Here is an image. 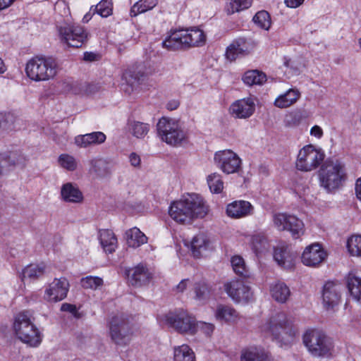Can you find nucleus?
Wrapping results in <instances>:
<instances>
[{
	"mask_svg": "<svg viewBox=\"0 0 361 361\" xmlns=\"http://www.w3.org/2000/svg\"><path fill=\"white\" fill-rule=\"evenodd\" d=\"M215 316L218 320L233 322L238 318V312L229 306L221 305L217 307Z\"/></svg>",
	"mask_w": 361,
	"mask_h": 361,
	"instance_id": "2f4dec72",
	"label": "nucleus"
},
{
	"mask_svg": "<svg viewBox=\"0 0 361 361\" xmlns=\"http://www.w3.org/2000/svg\"><path fill=\"white\" fill-rule=\"evenodd\" d=\"M89 173L96 178H104L111 173L109 162L101 157H95L89 161Z\"/></svg>",
	"mask_w": 361,
	"mask_h": 361,
	"instance_id": "412c9836",
	"label": "nucleus"
},
{
	"mask_svg": "<svg viewBox=\"0 0 361 361\" xmlns=\"http://www.w3.org/2000/svg\"><path fill=\"white\" fill-rule=\"evenodd\" d=\"M58 31L61 42L71 47H81L88 39V32L80 25L66 24Z\"/></svg>",
	"mask_w": 361,
	"mask_h": 361,
	"instance_id": "f8f14e48",
	"label": "nucleus"
},
{
	"mask_svg": "<svg viewBox=\"0 0 361 361\" xmlns=\"http://www.w3.org/2000/svg\"><path fill=\"white\" fill-rule=\"evenodd\" d=\"M61 310L62 312H70L73 314L74 313H76L77 307L75 305L69 303H63L61 307Z\"/></svg>",
	"mask_w": 361,
	"mask_h": 361,
	"instance_id": "bf43d9fd",
	"label": "nucleus"
},
{
	"mask_svg": "<svg viewBox=\"0 0 361 361\" xmlns=\"http://www.w3.org/2000/svg\"><path fill=\"white\" fill-rule=\"evenodd\" d=\"M129 161L130 164L134 167H139L140 166L141 159L138 154L135 152H132L129 155Z\"/></svg>",
	"mask_w": 361,
	"mask_h": 361,
	"instance_id": "13d9d810",
	"label": "nucleus"
},
{
	"mask_svg": "<svg viewBox=\"0 0 361 361\" xmlns=\"http://www.w3.org/2000/svg\"><path fill=\"white\" fill-rule=\"evenodd\" d=\"M300 97V93L298 90L290 89L275 99L274 105L281 109L287 108L295 104Z\"/></svg>",
	"mask_w": 361,
	"mask_h": 361,
	"instance_id": "cd10ccee",
	"label": "nucleus"
},
{
	"mask_svg": "<svg viewBox=\"0 0 361 361\" xmlns=\"http://www.w3.org/2000/svg\"><path fill=\"white\" fill-rule=\"evenodd\" d=\"M93 13H98L103 18H106L112 14L113 4L112 0H102L97 6L90 8Z\"/></svg>",
	"mask_w": 361,
	"mask_h": 361,
	"instance_id": "ea45409f",
	"label": "nucleus"
},
{
	"mask_svg": "<svg viewBox=\"0 0 361 361\" xmlns=\"http://www.w3.org/2000/svg\"><path fill=\"white\" fill-rule=\"evenodd\" d=\"M106 135L102 132H93L75 137V143L80 147L86 148L92 145H100L105 142Z\"/></svg>",
	"mask_w": 361,
	"mask_h": 361,
	"instance_id": "4be33fe9",
	"label": "nucleus"
},
{
	"mask_svg": "<svg viewBox=\"0 0 361 361\" xmlns=\"http://www.w3.org/2000/svg\"><path fill=\"white\" fill-rule=\"evenodd\" d=\"M235 303L246 305L253 300V295H229Z\"/></svg>",
	"mask_w": 361,
	"mask_h": 361,
	"instance_id": "6e6d98bb",
	"label": "nucleus"
},
{
	"mask_svg": "<svg viewBox=\"0 0 361 361\" xmlns=\"http://www.w3.org/2000/svg\"><path fill=\"white\" fill-rule=\"evenodd\" d=\"M96 55L93 53L85 52L84 54V60L92 61L95 59Z\"/></svg>",
	"mask_w": 361,
	"mask_h": 361,
	"instance_id": "338daca9",
	"label": "nucleus"
},
{
	"mask_svg": "<svg viewBox=\"0 0 361 361\" xmlns=\"http://www.w3.org/2000/svg\"><path fill=\"white\" fill-rule=\"evenodd\" d=\"M174 361H195V356L192 349L187 345L174 348Z\"/></svg>",
	"mask_w": 361,
	"mask_h": 361,
	"instance_id": "c9c22d12",
	"label": "nucleus"
},
{
	"mask_svg": "<svg viewBox=\"0 0 361 361\" xmlns=\"http://www.w3.org/2000/svg\"><path fill=\"white\" fill-rule=\"evenodd\" d=\"M261 331L271 334L274 340L284 345L293 342L297 333L292 322L283 312L272 314L261 326Z\"/></svg>",
	"mask_w": 361,
	"mask_h": 361,
	"instance_id": "7ed1b4c3",
	"label": "nucleus"
},
{
	"mask_svg": "<svg viewBox=\"0 0 361 361\" xmlns=\"http://www.w3.org/2000/svg\"><path fill=\"white\" fill-rule=\"evenodd\" d=\"M157 130L161 140L170 145H180L187 137L180 123L173 118L162 117L157 123Z\"/></svg>",
	"mask_w": 361,
	"mask_h": 361,
	"instance_id": "9d476101",
	"label": "nucleus"
},
{
	"mask_svg": "<svg viewBox=\"0 0 361 361\" xmlns=\"http://www.w3.org/2000/svg\"><path fill=\"white\" fill-rule=\"evenodd\" d=\"M255 104L251 97H247L234 102L230 106L232 116L238 118H250L255 112Z\"/></svg>",
	"mask_w": 361,
	"mask_h": 361,
	"instance_id": "f3484780",
	"label": "nucleus"
},
{
	"mask_svg": "<svg viewBox=\"0 0 361 361\" xmlns=\"http://www.w3.org/2000/svg\"><path fill=\"white\" fill-rule=\"evenodd\" d=\"M209 189L213 193H220L224 188V183L219 173H214L207 177Z\"/></svg>",
	"mask_w": 361,
	"mask_h": 361,
	"instance_id": "a19ab883",
	"label": "nucleus"
},
{
	"mask_svg": "<svg viewBox=\"0 0 361 361\" xmlns=\"http://www.w3.org/2000/svg\"><path fill=\"white\" fill-rule=\"evenodd\" d=\"M162 322L168 328L181 335H195L197 319L187 310L171 311L163 317Z\"/></svg>",
	"mask_w": 361,
	"mask_h": 361,
	"instance_id": "1a4fd4ad",
	"label": "nucleus"
},
{
	"mask_svg": "<svg viewBox=\"0 0 361 361\" xmlns=\"http://www.w3.org/2000/svg\"><path fill=\"white\" fill-rule=\"evenodd\" d=\"M47 267L44 264H30L25 267L21 273L23 281H34L39 279L46 273Z\"/></svg>",
	"mask_w": 361,
	"mask_h": 361,
	"instance_id": "393cba45",
	"label": "nucleus"
},
{
	"mask_svg": "<svg viewBox=\"0 0 361 361\" xmlns=\"http://www.w3.org/2000/svg\"><path fill=\"white\" fill-rule=\"evenodd\" d=\"M347 247L351 255L361 257V235H353L347 241Z\"/></svg>",
	"mask_w": 361,
	"mask_h": 361,
	"instance_id": "79ce46f5",
	"label": "nucleus"
},
{
	"mask_svg": "<svg viewBox=\"0 0 361 361\" xmlns=\"http://www.w3.org/2000/svg\"><path fill=\"white\" fill-rule=\"evenodd\" d=\"M326 257V252L321 245L314 243L305 248L302 255V262L306 266L315 267L322 263Z\"/></svg>",
	"mask_w": 361,
	"mask_h": 361,
	"instance_id": "a211bd4d",
	"label": "nucleus"
},
{
	"mask_svg": "<svg viewBox=\"0 0 361 361\" xmlns=\"http://www.w3.org/2000/svg\"><path fill=\"white\" fill-rule=\"evenodd\" d=\"M133 316L126 312H116L107 321L109 334L111 341L117 345H128L133 334Z\"/></svg>",
	"mask_w": 361,
	"mask_h": 361,
	"instance_id": "20e7f679",
	"label": "nucleus"
},
{
	"mask_svg": "<svg viewBox=\"0 0 361 361\" xmlns=\"http://www.w3.org/2000/svg\"><path fill=\"white\" fill-rule=\"evenodd\" d=\"M125 236L128 245L133 248H137L147 242V237L137 227L126 231Z\"/></svg>",
	"mask_w": 361,
	"mask_h": 361,
	"instance_id": "a878e982",
	"label": "nucleus"
},
{
	"mask_svg": "<svg viewBox=\"0 0 361 361\" xmlns=\"http://www.w3.org/2000/svg\"><path fill=\"white\" fill-rule=\"evenodd\" d=\"M240 361H271L264 350L251 348L242 352Z\"/></svg>",
	"mask_w": 361,
	"mask_h": 361,
	"instance_id": "c756f323",
	"label": "nucleus"
},
{
	"mask_svg": "<svg viewBox=\"0 0 361 361\" xmlns=\"http://www.w3.org/2000/svg\"><path fill=\"white\" fill-rule=\"evenodd\" d=\"M253 207L247 201H234L226 207V214L228 216L234 219H239L250 215L252 213Z\"/></svg>",
	"mask_w": 361,
	"mask_h": 361,
	"instance_id": "aec40b11",
	"label": "nucleus"
},
{
	"mask_svg": "<svg viewBox=\"0 0 361 361\" xmlns=\"http://www.w3.org/2000/svg\"><path fill=\"white\" fill-rule=\"evenodd\" d=\"M252 250L256 255L261 254L269 248L267 238L263 235H255L252 238Z\"/></svg>",
	"mask_w": 361,
	"mask_h": 361,
	"instance_id": "4c0bfd02",
	"label": "nucleus"
},
{
	"mask_svg": "<svg viewBox=\"0 0 361 361\" xmlns=\"http://www.w3.org/2000/svg\"><path fill=\"white\" fill-rule=\"evenodd\" d=\"M24 158L18 156L17 153L11 152L9 154H0V176L5 171L10 170V168L16 165L23 164Z\"/></svg>",
	"mask_w": 361,
	"mask_h": 361,
	"instance_id": "bb28decb",
	"label": "nucleus"
},
{
	"mask_svg": "<svg viewBox=\"0 0 361 361\" xmlns=\"http://www.w3.org/2000/svg\"><path fill=\"white\" fill-rule=\"evenodd\" d=\"M158 3V0H140L130 9V16L135 17L138 14L152 9Z\"/></svg>",
	"mask_w": 361,
	"mask_h": 361,
	"instance_id": "e433bc0d",
	"label": "nucleus"
},
{
	"mask_svg": "<svg viewBox=\"0 0 361 361\" xmlns=\"http://www.w3.org/2000/svg\"><path fill=\"white\" fill-rule=\"evenodd\" d=\"M342 284L338 281H328L322 288V293H336L341 291Z\"/></svg>",
	"mask_w": 361,
	"mask_h": 361,
	"instance_id": "8fccbe9b",
	"label": "nucleus"
},
{
	"mask_svg": "<svg viewBox=\"0 0 361 361\" xmlns=\"http://www.w3.org/2000/svg\"><path fill=\"white\" fill-rule=\"evenodd\" d=\"M324 158L325 154L322 149L307 145L300 149L295 166L301 171H312L320 166Z\"/></svg>",
	"mask_w": 361,
	"mask_h": 361,
	"instance_id": "9b49d317",
	"label": "nucleus"
},
{
	"mask_svg": "<svg viewBox=\"0 0 361 361\" xmlns=\"http://www.w3.org/2000/svg\"><path fill=\"white\" fill-rule=\"evenodd\" d=\"M290 295H271L274 300L279 303H284L287 301Z\"/></svg>",
	"mask_w": 361,
	"mask_h": 361,
	"instance_id": "e2e57ef3",
	"label": "nucleus"
},
{
	"mask_svg": "<svg viewBox=\"0 0 361 361\" xmlns=\"http://www.w3.org/2000/svg\"><path fill=\"white\" fill-rule=\"evenodd\" d=\"M355 193L357 199L361 201V177L358 178L356 181Z\"/></svg>",
	"mask_w": 361,
	"mask_h": 361,
	"instance_id": "0e129e2a",
	"label": "nucleus"
},
{
	"mask_svg": "<svg viewBox=\"0 0 361 361\" xmlns=\"http://www.w3.org/2000/svg\"><path fill=\"white\" fill-rule=\"evenodd\" d=\"M205 35L198 28L173 32L162 42V47L169 51L201 46L205 42Z\"/></svg>",
	"mask_w": 361,
	"mask_h": 361,
	"instance_id": "423d86ee",
	"label": "nucleus"
},
{
	"mask_svg": "<svg viewBox=\"0 0 361 361\" xmlns=\"http://www.w3.org/2000/svg\"><path fill=\"white\" fill-rule=\"evenodd\" d=\"M35 318L30 311L25 310L14 317L13 329L18 339L31 346H38L42 340V334L34 324Z\"/></svg>",
	"mask_w": 361,
	"mask_h": 361,
	"instance_id": "f03ea898",
	"label": "nucleus"
},
{
	"mask_svg": "<svg viewBox=\"0 0 361 361\" xmlns=\"http://www.w3.org/2000/svg\"><path fill=\"white\" fill-rule=\"evenodd\" d=\"M59 163L62 168L71 171H75L78 166L75 159L67 154L59 156Z\"/></svg>",
	"mask_w": 361,
	"mask_h": 361,
	"instance_id": "a18cd8bd",
	"label": "nucleus"
},
{
	"mask_svg": "<svg viewBox=\"0 0 361 361\" xmlns=\"http://www.w3.org/2000/svg\"><path fill=\"white\" fill-rule=\"evenodd\" d=\"M300 116L298 114H290L286 116L285 123L286 126H296L300 123Z\"/></svg>",
	"mask_w": 361,
	"mask_h": 361,
	"instance_id": "4d7b16f0",
	"label": "nucleus"
},
{
	"mask_svg": "<svg viewBox=\"0 0 361 361\" xmlns=\"http://www.w3.org/2000/svg\"><path fill=\"white\" fill-rule=\"evenodd\" d=\"M273 221L279 230L290 231L294 238H298L304 233L303 222L295 216L284 213L275 214Z\"/></svg>",
	"mask_w": 361,
	"mask_h": 361,
	"instance_id": "ddd939ff",
	"label": "nucleus"
},
{
	"mask_svg": "<svg viewBox=\"0 0 361 361\" xmlns=\"http://www.w3.org/2000/svg\"><path fill=\"white\" fill-rule=\"evenodd\" d=\"M272 293H290L288 287L281 281L276 282L271 286Z\"/></svg>",
	"mask_w": 361,
	"mask_h": 361,
	"instance_id": "864d4df0",
	"label": "nucleus"
},
{
	"mask_svg": "<svg viewBox=\"0 0 361 361\" xmlns=\"http://www.w3.org/2000/svg\"><path fill=\"white\" fill-rule=\"evenodd\" d=\"M253 21L255 23L264 30H268L271 25L269 14L265 11L257 12L253 17Z\"/></svg>",
	"mask_w": 361,
	"mask_h": 361,
	"instance_id": "c03bdc74",
	"label": "nucleus"
},
{
	"mask_svg": "<svg viewBox=\"0 0 361 361\" xmlns=\"http://www.w3.org/2000/svg\"><path fill=\"white\" fill-rule=\"evenodd\" d=\"M304 1L305 0H285V4L288 7L295 8L302 4Z\"/></svg>",
	"mask_w": 361,
	"mask_h": 361,
	"instance_id": "680f3d73",
	"label": "nucleus"
},
{
	"mask_svg": "<svg viewBox=\"0 0 361 361\" xmlns=\"http://www.w3.org/2000/svg\"><path fill=\"white\" fill-rule=\"evenodd\" d=\"M209 243V240L204 234L200 233L195 235L190 243L193 256L197 258L200 257L202 252L207 250Z\"/></svg>",
	"mask_w": 361,
	"mask_h": 361,
	"instance_id": "7c9ffc66",
	"label": "nucleus"
},
{
	"mask_svg": "<svg viewBox=\"0 0 361 361\" xmlns=\"http://www.w3.org/2000/svg\"><path fill=\"white\" fill-rule=\"evenodd\" d=\"M192 286L195 293H206L212 291V288L204 281L192 283L188 279H183L176 286V291L183 293L188 286Z\"/></svg>",
	"mask_w": 361,
	"mask_h": 361,
	"instance_id": "c85d7f7f",
	"label": "nucleus"
},
{
	"mask_svg": "<svg viewBox=\"0 0 361 361\" xmlns=\"http://www.w3.org/2000/svg\"><path fill=\"white\" fill-rule=\"evenodd\" d=\"M195 334L200 331L207 336H210L214 330V325L211 323L197 322L195 325Z\"/></svg>",
	"mask_w": 361,
	"mask_h": 361,
	"instance_id": "3c124183",
	"label": "nucleus"
},
{
	"mask_svg": "<svg viewBox=\"0 0 361 361\" xmlns=\"http://www.w3.org/2000/svg\"><path fill=\"white\" fill-rule=\"evenodd\" d=\"M99 240L102 247L106 253L115 252L118 241L114 233L109 229H102L99 231Z\"/></svg>",
	"mask_w": 361,
	"mask_h": 361,
	"instance_id": "b1692460",
	"label": "nucleus"
},
{
	"mask_svg": "<svg viewBox=\"0 0 361 361\" xmlns=\"http://www.w3.org/2000/svg\"><path fill=\"white\" fill-rule=\"evenodd\" d=\"M324 307L326 310H334L340 302V295H322Z\"/></svg>",
	"mask_w": 361,
	"mask_h": 361,
	"instance_id": "09e8293b",
	"label": "nucleus"
},
{
	"mask_svg": "<svg viewBox=\"0 0 361 361\" xmlns=\"http://www.w3.org/2000/svg\"><path fill=\"white\" fill-rule=\"evenodd\" d=\"M346 284L349 293H361V279L353 274L346 277Z\"/></svg>",
	"mask_w": 361,
	"mask_h": 361,
	"instance_id": "37998d69",
	"label": "nucleus"
},
{
	"mask_svg": "<svg viewBox=\"0 0 361 361\" xmlns=\"http://www.w3.org/2000/svg\"><path fill=\"white\" fill-rule=\"evenodd\" d=\"M16 0H0V10H3L11 6Z\"/></svg>",
	"mask_w": 361,
	"mask_h": 361,
	"instance_id": "69168bd1",
	"label": "nucleus"
},
{
	"mask_svg": "<svg viewBox=\"0 0 361 361\" xmlns=\"http://www.w3.org/2000/svg\"><path fill=\"white\" fill-rule=\"evenodd\" d=\"M129 283L135 287H142L149 284L152 275L143 265L139 264L127 271Z\"/></svg>",
	"mask_w": 361,
	"mask_h": 361,
	"instance_id": "6ab92c4d",
	"label": "nucleus"
},
{
	"mask_svg": "<svg viewBox=\"0 0 361 361\" xmlns=\"http://www.w3.org/2000/svg\"><path fill=\"white\" fill-rule=\"evenodd\" d=\"M267 80L266 75L258 70L246 71L243 76V81L247 85H262Z\"/></svg>",
	"mask_w": 361,
	"mask_h": 361,
	"instance_id": "473e14b6",
	"label": "nucleus"
},
{
	"mask_svg": "<svg viewBox=\"0 0 361 361\" xmlns=\"http://www.w3.org/2000/svg\"><path fill=\"white\" fill-rule=\"evenodd\" d=\"M209 207L204 199L197 194H188L178 201L173 202L169 207V215L180 224H190L195 219L204 218Z\"/></svg>",
	"mask_w": 361,
	"mask_h": 361,
	"instance_id": "f257e3e1",
	"label": "nucleus"
},
{
	"mask_svg": "<svg viewBox=\"0 0 361 361\" xmlns=\"http://www.w3.org/2000/svg\"><path fill=\"white\" fill-rule=\"evenodd\" d=\"M80 284L84 288L97 290L103 285V280L97 276H88L81 279Z\"/></svg>",
	"mask_w": 361,
	"mask_h": 361,
	"instance_id": "de8ad7c7",
	"label": "nucleus"
},
{
	"mask_svg": "<svg viewBox=\"0 0 361 361\" xmlns=\"http://www.w3.org/2000/svg\"><path fill=\"white\" fill-rule=\"evenodd\" d=\"M142 77H143V73H140L139 72L136 74H134L130 70L126 71V73L123 74V78L131 86L132 88L135 83L139 82Z\"/></svg>",
	"mask_w": 361,
	"mask_h": 361,
	"instance_id": "603ef678",
	"label": "nucleus"
},
{
	"mask_svg": "<svg viewBox=\"0 0 361 361\" xmlns=\"http://www.w3.org/2000/svg\"><path fill=\"white\" fill-rule=\"evenodd\" d=\"M59 66L52 56H37L26 64L25 73L34 81H47L54 78L58 73Z\"/></svg>",
	"mask_w": 361,
	"mask_h": 361,
	"instance_id": "39448f33",
	"label": "nucleus"
},
{
	"mask_svg": "<svg viewBox=\"0 0 361 361\" xmlns=\"http://www.w3.org/2000/svg\"><path fill=\"white\" fill-rule=\"evenodd\" d=\"M255 46L253 41L239 38L227 47L226 56L231 61H235L238 57L249 54L254 49Z\"/></svg>",
	"mask_w": 361,
	"mask_h": 361,
	"instance_id": "2eb2a0df",
	"label": "nucleus"
},
{
	"mask_svg": "<svg viewBox=\"0 0 361 361\" xmlns=\"http://www.w3.org/2000/svg\"><path fill=\"white\" fill-rule=\"evenodd\" d=\"M70 283L66 278H56L49 284L48 288L45 290V293H68Z\"/></svg>",
	"mask_w": 361,
	"mask_h": 361,
	"instance_id": "72a5a7b5",
	"label": "nucleus"
},
{
	"mask_svg": "<svg viewBox=\"0 0 361 361\" xmlns=\"http://www.w3.org/2000/svg\"><path fill=\"white\" fill-rule=\"evenodd\" d=\"M243 287V284L240 281H233L225 284V290L226 293H240V289Z\"/></svg>",
	"mask_w": 361,
	"mask_h": 361,
	"instance_id": "5fc2aeb1",
	"label": "nucleus"
},
{
	"mask_svg": "<svg viewBox=\"0 0 361 361\" xmlns=\"http://www.w3.org/2000/svg\"><path fill=\"white\" fill-rule=\"evenodd\" d=\"M61 195L65 202L80 203L83 200V195L76 185L71 183L63 184L61 190Z\"/></svg>",
	"mask_w": 361,
	"mask_h": 361,
	"instance_id": "5701e85b",
	"label": "nucleus"
},
{
	"mask_svg": "<svg viewBox=\"0 0 361 361\" xmlns=\"http://www.w3.org/2000/svg\"><path fill=\"white\" fill-rule=\"evenodd\" d=\"M310 134L317 138H320L323 135V130L319 126H314L311 128Z\"/></svg>",
	"mask_w": 361,
	"mask_h": 361,
	"instance_id": "052dcab7",
	"label": "nucleus"
},
{
	"mask_svg": "<svg viewBox=\"0 0 361 361\" xmlns=\"http://www.w3.org/2000/svg\"><path fill=\"white\" fill-rule=\"evenodd\" d=\"M252 0H230L226 5V11L228 15L233 14L235 12H240L248 8L252 4Z\"/></svg>",
	"mask_w": 361,
	"mask_h": 361,
	"instance_id": "58836bf2",
	"label": "nucleus"
},
{
	"mask_svg": "<svg viewBox=\"0 0 361 361\" xmlns=\"http://www.w3.org/2000/svg\"><path fill=\"white\" fill-rule=\"evenodd\" d=\"M297 257V252L286 245H279L274 248V259L279 266L290 269L295 265V260Z\"/></svg>",
	"mask_w": 361,
	"mask_h": 361,
	"instance_id": "dca6fc26",
	"label": "nucleus"
},
{
	"mask_svg": "<svg viewBox=\"0 0 361 361\" xmlns=\"http://www.w3.org/2000/svg\"><path fill=\"white\" fill-rule=\"evenodd\" d=\"M231 265L233 271L239 276H245L247 274L244 259L240 256H233L231 258Z\"/></svg>",
	"mask_w": 361,
	"mask_h": 361,
	"instance_id": "49530a36",
	"label": "nucleus"
},
{
	"mask_svg": "<svg viewBox=\"0 0 361 361\" xmlns=\"http://www.w3.org/2000/svg\"><path fill=\"white\" fill-rule=\"evenodd\" d=\"M303 343L310 353L317 357H330L334 343L330 337L319 330L307 331L302 337Z\"/></svg>",
	"mask_w": 361,
	"mask_h": 361,
	"instance_id": "6e6552de",
	"label": "nucleus"
},
{
	"mask_svg": "<svg viewBox=\"0 0 361 361\" xmlns=\"http://www.w3.org/2000/svg\"><path fill=\"white\" fill-rule=\"evenodd\" d=\"M129 132L138 139L144 138L149 130V125L140 121H130L128 123Z\"/></svg>",
	"mask_w": 361,
	"mask_h": 361,
	"instance_id": "f704fd0d",
	"label": "nucleus"
},
{
	"mask_svg": "<svg viewBox=\"0 0 361 361\" xmlns=\"http://www.w3.org/2000/svg\"><path fill=\"white\" fill-rule=\"evenodd\" d=\"M346 178L345 166L338 159H327L319 170L322 187L328 191L338 188Z\"/></svg>",
	"mask_w": 361,
	"mask_h": 361,
	"instance_id": "0eeeda50",
	"label": "nucleus"
},
{
	"mask_svg": "<svg viewBox=\"0 0 361 361\" xmlns=\"http://www.w3.org/2000/svg\"><path fill=\"white\" fill-rule=\"evenodd\" d=\"M214 159L217 166L225 173H234L240 169L241 159L232 150L225 149L216 152Z\"/></svg>",
	"mask_w": 361,
	"mask_h": 361,
	"instance_id": "4468645a",
	"label": "nucleus"
},
{
	"mask_svg": "<svg viewBox=\"0 0 361 361\" xmlns=\"http://www.w3.org/2000/svg\"><path fill=\"white\" fill-rule=\"evenodd\" d=\"M353 300L361 305V295H350Z\"/></svg>",
	"mask_w": 361,
	"mask_h": 361,
	"instance_id": "774afa93",
	"label": "nucleus"
}]
</instances>
